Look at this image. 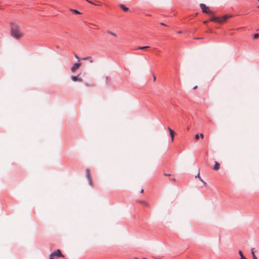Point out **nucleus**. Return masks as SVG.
I'll use <instances>...</instances> for the list:
<instances>
[{
    "instance_id": "obj_26",
    "label": "nucleus",
    "mask_w": 259,
    "mask_h": 259,
    "mask_svg": "<svg viewBox=\"0 0 259 259\" xmlns=\"http://www.w3.org/2000/svg\"><path fill=\"white\" fill-rule=\"evenodd\" d=\"M197 88V85H196V86H195V87L193 88V89H194V90H195V89H196Z\"/></svg>"
},
{
    "instance_id": "obj_10",
    "label": "nucleus",
    "mask_w": 259,
    "mask_h": 259,
    "mask_svg": "<svg viewBox=\"0 0 259 259\" xmlns=\"http://www.w3.org/2000/svg\"><path fill=\"white\" fill-rule=\"evenodd\" d=\"M83 60H88L90 63H93L94 62V60L91 56H88L85 58H82Z\"/></svg>"
},
{
    "instance_id": "obj_4",
    "label": "nucleus",
    "mask_w": 259,
    "mask_h": 259,
    "mask_svg": "<svg viewBox=\"0 0 259 259\" xmlns=\"http://www.w3.org/2000/svg\"><path fill=\"white\" fill-rule=\"evenodd\" d=\"M25 36V32L20 29L17 28V39H20Z\"/></svg>"
},
{
    "instance_id": "obj_23",
    "label": "nucleus",
    "mask_w": 259,
    "mask_h": 259,
    "mask_svg": "<svg viewBox=\"0 0 259 259\" xmlns=\"http://www.w3.org/2000/svg\"><path fill=\"white\" fill-rule=\"evenodd\" d=\"M74 57H75L76 59H77V60H79V58L78 57V56L76 55V54H74Z\"/></svg>"
},
{
    "instance_id": "obj_13",
    "label": "nucleus",
    "mask_w": 259,
    "mask_h": 259,
    "mask_svg": "<svg viewBox=\"0 0 259 259\" xmlns=\"http://www.w3.org/2000/svg\"><path fill=\"white\" fill-rule=\"evenodd\" d=\"M120 7L123 9L124 11H127L128 10V8L125 7L123 5H121Z\"/></svg>"
},
{
    "instance_id": "obj_11",
    "label": "nucleus",
    "mask_w": 259,
    "mask_h": 259,
    "mask_svg": "<svg viewBox=\"0 0 259 259\" xmlns=\"http://www.w3.org/2000/svg\"><path fill=\"white\" fill-rule=\"evenodd\" d=\"M254 248H251V254L252 255L253 259H257V257L255 255L254 252Z\"/></svg>"
},
{
    "instance_id": "obj_8",
    "label": "nucleus",
    "mask_w": 259,
    "mask_h": 259,
    "mask_svg": "<svg viewBox=\"0 0 259 259\" xmlns=\"http://www.w3.org/2000/svg\"><path fill=\"white\" fill-rule=\"evenodd\" d=\"M168 130L169 132V134L171 139V141L173 142L174 140L175 133L169 127H168Z\"/></svg>"
},
{
    "instance_id": "obj_31",
    "label": "nucleus",
    "mask_w": 259,
    "mask_h": 259,
    "mask_svg": "<svg viewBox=\"0 0 259 259\" xmlns=\"http://www.w3.org/2000/svg\"><path fill=\"white\" fill-rule=\"evenodd\" d=\"M135 259H139V258H136Z\"/></svg>"
},
{
    "instance_id": "obj_14",
    "label": "nucleus",
    "mask_w": 259,
    "mask_h": 259,
    "mask_svg": "<svg viewBox=\"0 0 259 259\" xmlns=\"http://www.w3.org/2000/svg\"><path fill=\"white\" fill-rule=\"evenodd\" d=\"M86 172H87V174L88 177L90 181L91 182V178L90 171L89 170H87Z\"/></svg>"
},
{
    "instance_id": "obj_18",
    "label": "nucleus",
    "mask_w": 259,
    "mask_h": 259,
    "mask_svg": "<svg viewBox=\"0 0 259 259\" xmlns=\"http://www.w3.org/2000/svg\"><path fill=\"white\" fill-rule=\"evenodd\" d=\"M239 254L241 256V259H245V257L244 256V255L241 250L239 251Z\"/></svg>"
},
{
    "instance_id": "obj_24",
    "label": "nucleus",
    "mask_w": 259,
    "mask_h": 259,
    "mask_svg": "<svg viewBox=\"0 0 259 259\" xmlns=\"http://www.w3.org/2000/svg\"><path fill=\"white\" fill-rule=\"evenodd\" d=\"M200 137L202 138V139H203L204 138V135L203 134H200Z\"/></svg>"
},
{
    "instance_id": "obj_29",
    "label": "nucleus",
    "mask_w": 259,
    "mask_h": 259,
    "mask_svg": "<svg viewBox=\"0 0 259 259\" xmlns=\"http://www.w3.org/2000/svg\"><path fill=\"white\" fill-rule=\"evenodd\" d=\"M161 25H164V26H165V24H164V23H161Z\"/></svg>"
},
{
    "instance_id": "obj_27",
    "label": "nucleus",
    "mask_w": 259,
    "mask_h": 259,
    "mask_svg": "<svg viewBox=\"0 0 259 259\" xmlns=\"http://www.w3.org/2000/svg\"><path fill=\"white\" fill-rule=\"evenodd\" d=\"M164 175L166 176H170L169 174H164Z\"/></svg>"
},
{
    "instance_id": "obj_28",
    "label": "nucleus",
    "mask_w": 259,
    "mask_h": 259,
    "mask_svg": "<svg viewBox=\"0 0 259 259\" xmlns=\"http://www.w3.org/2000/svg\"><path fill=\"white\" fill-rule=\"evenodd\" d=\"M143 192H144V190H143V189H142V190H141V193H143Z\"/></svg>"
},
{
    "instance_id": "obj_15",
    "label": "nucleus",
    "mask_w": 259,
    "mask_h": 259,
    "mask_svg": "<svg viewBox=\"0 0 259 259\" xmlns=\"http://www.w3.org/2000/svg\"><path fill=\"white\" fill-rule=\"evenodd\" d=\"M150 48L149 46L139 47H138V49H139V50H145L146 49H148V48Z\"/></svg>"
},
{
    "instance_id": "obj_25",
    "label": "nucleus",
    "mask_w": 259,
    "mask_h": 259,
    "mask_svg": "<svg viewBox=\"0 0 259 259\" xmlns=\"http://www.w3.org/2000/svg\"><path fill=\"white\" fill-rule=\"evenodd\" d=\"M208 21H204L203 22V23L205 24H206L207 23H208Z\"/></svg>"
},
{
    "instance_id": "obj_20",
    "label": "nucleus",
    "mask_w": 259,
    "mask_h": 259,
    "mask_svg": "<svg viewBox=\"0 0 259 259\" xmlns=\"http://www.w3.org/2000/svg\"><path fill=\"white\" fill-rule=\"evenodd\" d=\"M259 34L258 33H255L253 35V38L254 39H257L258 37Z\"/></svg>"
},
{
    "instance_id": "obj_21",
    "label": "nucleus",
    "mask_w": 259,
    "mask_h": 259,
    "mask_svg": "<svg viewBox=\"0 0 259 259\" xmlns=\"http://www.w3.org/2000/svg\"><path fill=\"white\" fill-rule=\"evenodd\" d=\"M140 203L143 204V205H147V203L146 202L144 201H141L139 202Z\"/></svg>"
},
{
    "instance_id": "obj_32",
    "label": "nucleus",
    "mask_w": 259,
    "mask_h": 259,
    "mask_svg": "<svg viewBox=\"0 0 259 259\" xmlns=\"http://www.w3.org/2000/svg\"><path fill=\"white\" fill-rule=\"evenodd\" d=\"M143 259H146V258H144Z\"/></svg>"
},
{
    "instance_id": "obj_19",
    "label": "nucleus",
    "mask_w": 259,
    "mask_h": 259,
    "mask_svg": "<svg viewBox=\"0 0 259 259\" xmlns=\"http://www.w3.org/2000/svg\"><path fill=\"white\" fill-rule=\"evenodd\" d=\"M107 32L109 33V34H111V35H112L114 36H116V34L115 33L113 32H111L110 31H107Z\"/></svg>"
},
{
    "instance_id": "obj_16",
    "label": "nucleus",
    "mask_w": 259,
    "mask_h": 259,
    "mask_svg": "<svg viewBox=\"0 0 259 259\" xmlns=\"http://www.w3.org/2000/svg\"><path fill=\"white\" fill-rule=\"evenodd\" d=\"M70 11L73 12V13H74L76 14H80V13L76 10L70 9Z\"/></svg>"
},
{
    "instance_id": "obj_3",
    "label": "nucleus",
    "mask_w": 259,
    "mask_h": 259,
    "mask_svg": "<svg viewBox=\"0 0 259 259\" xmlns=\"http://www.w3.org/2000/svg\"><path fill=\"white\" fill-rule=\"evenodd\" d=\"M200 7L202 10V11L204 13L208 14H211L212 15L213 14V12L211 11L209 7H207L205 4H200Z\"/></svg>"
},
{
    "instance_id": "obj_1",
    "label": "nucleus",
    "mask_w": 259,
    "mask_h": 259,
    "mask_svg": "<svg viewBox=\"0 0 259 259\" xmlns=\"http://www.w3.org/2000/svg\"><path fill=\"white\" fill-rule=\"evenodd\" d=\"M59 257H64V255L62 254L60 249H57L50 255L49 259H57Z\"/></svg>"
},
{
    "instance_id": "obj_5",
    "label": "nucleus",
    "mask_w": 259,
    "mask_h": 259,
    "mask_svg": "<svg viewBox=\"0 0 259 259\" xmlns=\"http://www.w3.org/2000/svg\"><path fill=\"white\" fill-rule=\"evenodd\" d=\"M232 16L229 15H224L221 17H218V22L219 23H223L225 22L227 19L231 17Z\"/></svg>"
},
{
    "instance_id": "obj_9",
    "label": "nucleus",
    "mask_w": 259,
    "mask_h": 259,
    "mask_svg": "<svg viewBox=\"0 0 259 259\" xmlns=\"http://www.w3.org/2000/svg\"><path fill=\"white\" fill-rule=\"evenodd\" d=\"M220 163L217 162V161H215V164H214V166L213 168V169L214 170H218L220 169Z\"/></svg>"
},
{
    "instance_id": "obj_22",
    "label": "nucleus",
    "mask_w": 259,
    "mask_h": 259,
    "mask_svg": "<svg viewBox=\"0 0 259 259\" xmlns=\"http://www.w3.org/2000/svg\"><path fill=\"white\" fill-rule=\"evenodd\" d=\"M195 138L196 140H198L199 138V135L198 134H196L195 136Z\"/></svg>"
},
{
    "instance_id": "obj_12",
    "label": "nucleus",
    "mask_w": 259,
    "mask_h": 259,
    "mask_svg": "<svg viewBox=\"0 0 259 259\" xmlns=\"http://www.w3.org/2000/svg\"><path fill=\"white\" fill-rule=\"evenodd\" d=\"M196 178H198L199 180L204 183V185L206 186V183L201 179V178L200 177L199 173L198 174V175L195 177Z\"/></svg>"
},
{
    "instance_id": "obj_2",
    "label": "nucleus",
    "mask_w": 259,
    "mask_h": 259,
    "mask_svg": "<svg viewBox=\"0 0 259 259\" xmlns=\"http://www.w3.org/2000/svg\"><path fill=\"white\" fill-rule=\"evenodd\" d=\"M11 28V35L16 38V25H15V22H11L10 24Z\"/></svg>"
},
{
    "instance_id": "obj_30",
    "label": "nucleus",
    "mask_w": 259,
    "mask_h": 259,
    "mask_svg": "<svg viewBox=\"0 0 259 259\" xmlns=\"http://www.w3.org/2000/svg\"><path fill=\"white\" fill-rule=\"evenodd\" d=\"M156 79V77L155 76H154V80H155Z\"/></svg>"
},
{
    "instance_id": "obj_33",
    "label": "nucleus",
    "mask_w": 259,
    "mask_h": 259,
    "mask_svg": "<svg viewBox=\"0 0 259 259\" xmlns=\"http://www.w3.org/2000/svg\"><path fill=\"white\" fill-rule=\"evenodd\" d=\"M257 7L259 8V6Z\"/></svg>"
},
{
    "instance_id": "obj_7",
    "label": "nucleus",
    "mask_w": 259,
    "mask_h": 259,
    "mask_svg": "<svg viewBox=\"0 0 259 259\" xmlns=\"http://www.w3.org/2000/svg\"><path fill=\"white\" fill-rule=\"evenodd\" d=\"M71 79L73 81H79V82L82 81V79L81 78H79L78 77V76H72Z\"/></svg>"
},
{
    "instance_id": "obj_17",
    "label": "nucleus",
    "mask_w": 259,
    "mask_h": 259,
    "mask_svg": "<svg viewBox=\"0 0 259 259\" xmlns=\"http://www.w3.org/2000/svg\"><path fill=\"white\" fill-rule=\"evenodd\" d=\"M218 17H212L211 19H210L209 21H217L218 22Z\"/></svg>"
},
{
    "instance_id": "obj_6",
    "label": "nucleus",
    "mask_w": 259,
    "mask_h": 259,
    "mask_svg": "<svg viewBox=\"0 0 259 259\" xmlns=\"http://www.w3.org/2000/svg\"><path fill=\"white\" fill-rule=\"evenodd\" d=\"M81 65L80 63H76L73 65V66L71 68V71L72 72H74L76 70H77Z\"/></svg>"
}]
</instances>
